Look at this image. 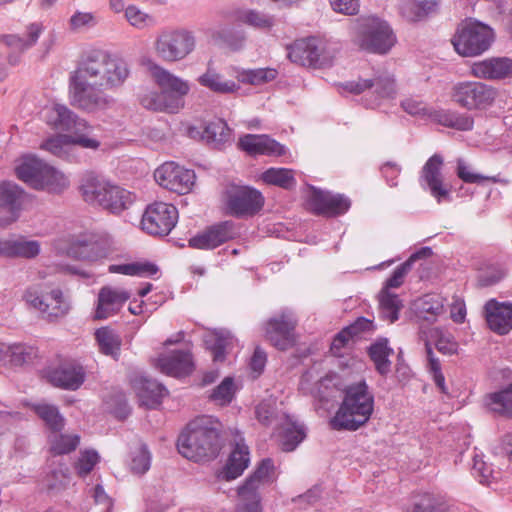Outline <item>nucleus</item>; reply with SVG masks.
Wrapping results in <instances>:
<instances>
[{"label": "nucleus", "instance_id": "obj_1", "mask_svg": "<svg viewBox=\"0 0 512 512\" xmlns=\"http://www.w3.org/2000/svg\"><path fill=\"white\" fill-rule=\"evenodd\" d=\"M129 76L130 66L122 57L102 50L90 51L70 74V102L88 112L107 109L113 99L104 91L122 87Z\"/></svg>", "mask_w": 512, "mask_h": 512}, {"label": "nucleus", "instance_id": "obj_2", "mask_svg": "<svg viewBox=\"0 0 512 512\" xmlns=\"http://www.w3.org/2000/svg\"><path fill=\"white\" fill-rule=\"evenodd\" d=\"M220 430L221 423L212 416L195 418L178 438L179 453L193 461L216 457L220 450Z\"/></svg>", "mask_w": 512, "mask_h": 512}, {"label": "nucleus", "instance_id": "obj_3", "mask_svg": "<svg viewBox=\"0 0 512 512\" xmlns=\"http://www.w3.org/2000/svg\"><path fill=\"white\" fill-rule=\"evenodd\" d=\"M374 410V396L365 381L350 384L330 425L335 430H357L371 417Z\"/></svg>", "mask_w": 512, "mask_h": 512}, {"label": "nucleus", "instance_id": "obj_4", "mask_svg": "<svg viewBox=\"0 0 512 512\" xmlns=\"http://www.w3.org/2000/svg\"><path fill=\"white\" fill-rule=\"evenodd\" d=\"M278 473L270 458L261 460L255 470L237 487L234 512H263L262 491L276 482Z\"/></svg>", "mask_w": 512, "mask_h": 512}, {"label": "nucleus", "instance_id": "obj_5", "mask_svg": "<svg viewBox=\"0 0 512 512\" xmlns=\"http://www.w3.org/2000/svg\"><path fill=\"white\" fill-rule=\"evenodd\" d=\"M350 36L360 49L376 54H386L396 42L388 23L373 16L355 19L350 26Z\"/></svg>", "mask_w": 512, "mask_h": 512}, {"label": "nucleus", "instance_id": "obj_6", "mask_svg": "<svg viewBox=\"0 0 512 512\" xmlns=\"http://www.w3.org/2000/svg\"><path fill=\"white\" fill-rule=\"evenodd\" d=\"M17 177L34 189L59 194L66 190L70 181L62 171L35 157L26 156L15 168Z\"/></svg>", "mask_w": 512, "mask_h": 512}, {"label": "nucleus", "instance_id": "obj_7", "mask_svg": "<svg viewBox=\"0 0 512 512\" xmlns=\"http://www.w3.org/2000/svg\"><path fill=\"white\" fill-rule=\"evenodd\" d=\"M197 45L195 33L184 27H165L153 42L155 55L166 63H176L191 55Z\"/></svg>", "mask_w": 512, "mask_h": 512}, {"label": "nucleus", "instance_id": "obj_8", "mask_svg": "<svg viewBox=\"0 0 512 512\" xmlns=\"http://www.w3.org/2000/svg\"><path fill=\"white\" fill-rule=\"evenodd\" d=\"M25 303L37 310L43 319L50 322L65 317L70 310V303L63 291L47 283H37L29 286L24 294Z\"/></svg>", "mask_w": 512, "mask_h": 512}, {"label": "nucleus", "instance_id": "obj_9", "mask_svg": "<svg viewBox=\"0 0 512 512\" xmlns=\"http://www.w3.org/2000/svg\"><path fill=\"white\" fill-rule=\"evenodd\" d=\"M493 41L491 27L479 21H468L458 29L452 43L459 55L473 57L488 50Z\"/></svg>", "mask_w": 512, "mask_h": 512}, {"label": "nucleus", "instance_id": "obj_10", "mask_svg": "<svg viewBox=\"0 0 512 512\" xmlns=\"http://www.w3.org/2000/svg\"><path fill=\"white\" fill-rule=\"evenodd\" d=\"M497 95L498 92L494 87L476 81L458 82L451 90L452 101L468 110L489 108Z\"/></svg>", "mask_w": 512, "mask_h": 512}, {"label": "nucleus", "instance_id": "obj_11", "mask_svg": "<svg viewBox=\"0 0 512 512\" xmlns=\"http://www.w3.org/2000/svg\"><path fill=\"white\" fill-rule=\"evenodd\" d=\"M444 158L435 153L425 162L419 172V185L429 193L438 204L451 200V185L445 181Z\"/></svg>", "mask_w": 512, "mask_h": 512}, {"label": "nucleus", "instance_id": "obj_12", "mask_svg": "<svg viewBox=\"0 0 512 512\" xmlns=\"http://www.w3.org/2000/svg\"><path fill=\"white\" fill-rule=\"evenodd\" d=\"M340 87L343 92L355 95L369 91L373 96L371 106L379 105L381 100L393 98L396 94L395 80L387 73L373 77H359L342 83Z\"/></svg>", "mask_w": 512, "mask_h": 512}, {"label": "nucleus", "instance_id": "obj_13", "mask_svg": "<svg viewBox=\"0 0 512 512\" xmlns=\"http://www.w3.org/2000/svg\"><path fill=\"white\" fill-rule=\"evenodd\" d=\"M326 47L325 42L315 37L300 39L291 46L288 55L291 61L300 65L322 68L330 65L333 59Z\"/></svg>", "mask_w": 512, "mask_h": 512}, {"label": "nucleus", "instance_id": "obj_14", "mask_svg": "<svg viewBox=\"0 0 512 512\" xmlns=\"http://www.w3.org/2000/svg\"><path fill=\"white\" fill-rule=\"evenodd\" d=\"M178 221V211L172 204L154 202L145 209L141 225L148 234L166 236L175 227Z\"/></svg>", "mask_w": 512, "mask_h": 512}, {"label": "nucleus", "instance_id": "obj_15", "mask_svg": "<svg viewBox=\"0 0 512 512\" xmlns=\"http://www.w3.org/2000/svg\"><path fill=\"white\" fill-rule=\"evenodd\" d=\"M148 70L161 91L169 100L177 103V110L180 111L185 105L184 97L190 92V83L154 62L149 63Z\"/></svg>", "mask_w": 512, "mask_h": 512}, {"label": "nucleus", "instance_id": "obj_16", "mask_svg": "<svg viewBox=\"0 0 512 512\" xmlns=\"http://www.w3.org/2000/svg\"><path fill=\"white\" fill-rule=\"evenodd\" d=\"M155 181L163 188L178 194L191 191L195 183V173L175 162H165L154 172Z\"/></svg>", "mask_w": 512, "mask_h": 512}, {"label": "nucleus", "instance_id": "obj_17", "mask_svg": "<svg viewBox=\"0 0 512 512\" xmlns=\"http://www.w3.org/2000/svg\"><path fill=\"white\" fill-rule=\"evenodd\" d=\"M263 204L264 197L254 188L237 186L227 192L226 208L232 216H252L262 209Z\"/></svg>", "mask_w": 512, "mask_h": 512}, {"label": "nucleus", "instance_id": "obj_18", "mask_svg": "<svg viewBox=\"0 0 512 512\" xmlns=\"http://www.w3.org/2000/svg\"><path fill=\"white\" fill-rule=\"evenodd\" d=\"M297 319L289 309L268 320L265 326V335L269 342L279 350H287L295 343L294 330Z\"/></svg>", "mask_w": 512, "mask_h": 512}, {"label": "nucleus", "instance_id": "obj_19", "mask_svg": "<svg viewBox=\"0 0 512 512\" xmlns=\"http://www.w3.org/2000/svg\"><path fill=\"white\" fill-rule=\"evenodd\" d=\"M65 253L73 258L96 262L108 257L109 249L104 240L93 233H82L71 239Z\"/></svg>", "mask_w": 512, "mask_h": 512}, {"label": "nucleus", "instance_id": "obj_20", "mask_svg": "<svg viewBox=\"0 0 512 512\" xmlns=\"http://www.w3.org/2000/svg\"><path fill=\"white\" fill-rule=\"evenodd\" d=\"M308 203L317 214L337 216L346 213L351 202L343 194H334L312 187L308 196Z\"/></svg>", "mask_w": 512, "mask_h": 512}, {"label": "nucleus", "instance_id": "obj_21", "mask_svg": "<svg viewBox=\"0 0 512 512\" xmlns=\"http://www.w3.org/2000/svg\"><path fill=\"white\" fill-rule=\"evenodd\" d=\"M46 378L53 386L65 390H77L85 380L83 367L75 361H65L46 371Z\"/></svg>", "mask_w": 512, "mask_h": 512}, {"label": "nucleus", "instance_id": "obj_22", "mask_svg": "<svg viewBox=\"0 0 512 512\" xmlns=\"http://www.w3.org/2000/svg\"><path fill=\"white\" fill-rule=\"evenodd\" d=\"M42 119L52 128L72 132L74 129L86 127V121L80 119L65 105L52 104L41 111Z\"/></svg>", "mask_w": 512, "mask_h": 512}, {"label": "nucleus", "instance_id": "obj_23", "mask_svg": "<svg viewBox=\"0 0 512 512\" xmlns=\"http://www.w3.org/2000/svg\"><path fill=\"white\" fill-rule=\"evenodd\" d=\"M130 298V293L122 288L104 286L98 293L95 319H107L120 311Z\"/></svg>", "mask_w": 512, "mask_h": 512}, {"label": "nucleus", "instance_id": "obj_24", "mask_svg": "<svg viewBox=\"0 0 512 512\" xmlns=\"http://www.w3.org/2000/svg\"><path fill=\"white\" fill-rule=\"evenodd\" d=\"M470 73L475 78L501 80L512 77V59L507 57L489 58L472 63Z\"/></svg>", "mask_w": 512, "mask_h": 512}, {"label": "nucleus", "instance_id": "obj_25", "mask_svg": "<svg viewBox=\"0 0 512 512\" xmlns=\"http://www.w3.org/2000/svg\"><path fill=\"white\" fill-rule=\"evenodd\" d=\"M156 366L162 373L173 377L187 376L194 369L192 355L188 350L162 354L157 358Z\"/></svg>", "mask_w": 512, "mask_h": 512}, {"label": "nucleus", "instance_id": "obj_26", "mask_svg": "<svg viewBox=\"0 0 512 512\" xmlns=\"http://www.w3.org/2000/svg\"><path fill=\"white\" fill-rule=\"evenodd\" d=\"M41 252V244L24 236H11L0 239V256L6 258L34 259Z\"/></svg>", "mask_w": 512, "mask_h": 512}, {"label": "nucleus", "instance_id": "obj_27", "mask_svg": "<svg viewBox=\"0 0 512 512\" xmlns=\"http://www.w3.org/2000/svg\"><path fill=\"white\" fill-rule=\"evenodd\" d=\"M234 234L233 222L224 221L192 237L189 246L195 249H213L233 238Z\"/></svg>", "mask_w": 512, "mask_h": 512}, {"label": "nucleus", "instance_id": "obj_28", "mask_svg": "<svg viewBox=\"0 0 512 512\" xmlns=\"http://www.w3.org/2000/svg\"><path fill=\"white\" fill-rule=\"evenodd\" d=\"M238 145L253 156H280L285 153V147L267 135L246 134L239 139Z\"/></svg>", "mask_w": 512, "mask_h": 512}, {"label": "nucleus", "instance_id": "obj_29", "mask_svg": "<svg viewBox=\"0 0 512 512\" xmlns=\"http://www.w3.org/2000/svg\"><path fill=\"white\" fill-rule=\"evenodd\" d=\"M489 328L498 334H507L512 329V303L492 299L485 305Z\"/></svg>", "mask_w": 512, "mask_h": 512}, {"label": "nucleus", "instance_id": "obj_30", "mask_svg": "<svg viewBox=\"0 0 512 512\" xmlns=\"http://www.w3.org/2000/svg\"><path fill=\"white\" fill-rule=\"evenodd\" d=\"M250 464V452L243 439L235 442V445L228 457V460L219 476L226 480H234L241 476Z\"/></svg>", "mask_w": 512, "mask_h": 512}, {"label": "nucleus", "instance_id": "obj_31", "mask_svg": "<svg viewBox=\"0 0 512 512\" xmlns=\"http://www.w3.org/2000/svg\"><path fill=\"white\" fill-rule=\"evenodd\" d=\"M132 385L140 403L148 408L158 405L167 393L166 388L162 384L145 376L136 377L132 381Z\"/></svg>", "mask_w": 512, "mask_h": 512}, {"label": "nucleus", "instance_id": "obj_32", "mask_svg": "<svg viewBox=\"0 0 512 512\" xmlns=\"http://www.w3.org/2000/svg\"><path fill=\"white\" fill-rule=\"evenodd\" d=\"M111 186L103 177L87 173L82 178L80 191L86 202L102 206Z\"/></svg>", "mask_w": 512, "mask_h": 512}, {"label": "nucleus", "instance_id": "obj_33", "mask_svg": "<svg viewBox=\"0 0 512 512\" xmlns=\"http://www.w3.org/2000/svg\"><path fill=\"white\" fill-rule=\"evenodd\" d=\"M197 81L201 86L217 94H233L240 89L235 81L228 80L220 74L211 61L207 64L206 71L198 77Z\"/></svg>", "mask_w": 512, "mask_h": 512}, {"label": "nucleus", "instance_id": "obj_34", "mask_svg": "<svg viewBox=\"0 0 512 512\" xmlns=\"http://www.w3.org/2000/svg\"><path fill=\"white\" fill-rule=\"evenodd\" d=\"M22 193V190L14 183H0V207L8 209L10 212L7 219L0 220L1 226L5 227L18 219Z\"/></svg>", "mask_w": 512, "mask_h": 512}, {"label": "nucleus", "instance_id": "obj_35", "mask_svg": "<svg viewBox=\"0 0 512 512\" xmlns=\"http://www.w3.org/2000/svg\"><path fill=\"white\" fill-rule=\"evenodd\" d=\"M281 426L280 444L283 451H293L305 438V431L302 425L297 424L292 418L283 414Z\"/></svg>", "mask_w": 512, "mask_h": 512}, {"label": "nucleus", "instance_id": "obj_36", "mask_svg": "<svg viewBox=\"0 0 512 512\" xmlns=\"http://www.w3.org/2000/svg\"><path fill=\"white\" fill-rule=\"evenodd\" d=\"M141 106L155 112L177 113V103L169 100L165 93L153 89H146L139 94Z\"/></svg>", "mask_w": 512, "mask_h": 512}, {"label": "nucleus", "instance_id": "obj_37", "mask_svg": "<svg viewBox=\"0 0 512 512\" xmlns=\"http://www.w3.org/2000/svg\"><path fill=\"white\" fill-rule=\"evenodd\" d=\"M202 138L212 147L221 149L225 144L231 143L232 131L225 121L216 119L205 125Z\"/></svg>", "mask_w": 512, "mask_h": 512}, {"label": "nucleus", "instance_id": "obj_38", "mask_svg": "<svg viewBox=\"0 0 512 512\" xmlns=\"http://www.w3.org/2000/svg\"><path fill=\"white\" fill-rule=\"evenodd\" d=\"M487 408L504 417L512 418V384L485 397Z\"/></svg>", "mask_w": 512, "mask_h": 512}, {"label": "nucleus", "instance_id": "obj_39", "mask_svg": "<svg viewBox=\"0 0 512 512\" xmlns=\"http://www.w3.org/2000/svg\"><path fill=\"white\" fill-rule=\"evenodd\" d=\"M42 32L43 25L35 22L27 26L23 37L19 35H6L4 36V41L8 47L22 52L34 46Z\"/></svg>", "mask_w": 512, "mask_h": 512}, {"label": "nucleus", "instance_id": "obj_40", "mask_svg": "<svg viewBox=\"0 0 512 512\" xmlns=\"http://www.w3.org/2000/svg\"><path fill=\"white\" fill-rule=\"evenodd\" d=\"M394 351L388 345L387 339H380L369 347V356L373 361L379 374L386 376L391 370V361L389 357Z\"/></svg>", "mask_w": 512, "mask_h": 512}, {"label": "nucleus", "instance_id": "obj_41", "mask_svg": "<svg viewBox=\"0 0 512 512\" xmlns=\"http://www.w3.org/2000/svg\"><path fill=\"white\" fill-rule=\"evenodd\" d=\"M432 255V250L429 247H422L413 253L404 263L398 266L392 276L387 279L386 285L383 289L389 290L390 288H398L403 282L407 273L412 269L415 261L422 258H427Z\"/></svg>", "mask_w": 512, "mask_h": 512}, {"label": "nucleus", "instance_id": "obj_42", "mask_svg": "<svg viewBox=\"0 0 512 512\" xmlns=\"http://www.w3.org/2000/svg\"><path fill=\"white\" fill-rule=\"evenodd\" d=\"M133 201L134 196L131 192L119 186L112 185L101 207L111 213L118 214L127 209Z\"/></svg>", "mask_w": 512, "mask_h": 512}, {"label": "nucleus", "instance_id": "obj_43", "mask_svg": "<svg viewBox=\"0 0 512 512\" xmlns=\"http://www.w3.org/2000/svg\"><path fill=\"white\" fill-rule=\"evenodd\" d=\"M278 71L274 68L238 69L236 78L238 82L253 86L264 85L275 80Z\"/></svg>", "mask_w": 512, "mask_h": 512}, {"label": "nucleus", "instance_id": "obj_44", "mask_svg": "<svg viewBox=\"0 0 512 512\" xmlns=\"http://www.w3.org/2000/svg\"><path fill=\"white\" fill-rule=\"evenodd\" d=\"M438 2L439 0H407L401 6L402 16L410 22L420 21L434 11Z\"/></svg>", "mask_w": 512, "mask_h": 512}, {"label": "nucleus", "instance_id": "obj_45", "mask_svg": "<svg viewBox=\"0 0 512 512\" xmlns=\"http://www.w3.org/2000/svg\"><path fill=\"white\" fill-rule=\"evenodd\" d=\"M415 308L420 317L425 320H434L444 313V300L440 295L427 294L418 299Z\"/></svg>", "mask_w": 512, "mask_h": 512}, {"label": "nucleus", "instance_id": "obj_46", "mask_svg": "<svg viewBox=\"0 0 512 512\" xmlns=\"http://www.w3.org/2000/svg\"><path fill=\"white\" fill-rule=\"evenodd\" d=\"M60 431H53L49 435L50 450L55 455L69 454L78 447L80 436L74 433H61Z\"/></svg>", "mask_w": 512, "mask_h": 512}, {"label": "nucleus", "instance_id": "obj_47", "mask_svg": "<svg viewBox=\"0 0 512 512\" xmlns=\"http://www.w3.org/2000/svg\"><path fill=\"white\" fill-rule=\"evenodd\" d=\"M402 306V302L397 294L391 293L387 289L381 290L379 294V310L383 319L389 323L395 322L399 317V311Z\"/></svg>", "mask_w": 512, "mask_h": 512}, {"label": "nucleus", "instance_id": "obj_48", "mask_svg": "<svg viewBox=\"0 0 512 512\" xmlns=\"http://www.w3.org/2000/svg\"><path fill=\"white\" fill-rule=\"evenodd\" d=\"M35 413L45 422V424L51 429V432L56 430H62L64 427V418L59 413L56 406L45 402H40L32 406Z\"/></svg>", "mask_w": 512, "mask_h": 512}, {"label": "nucleus", "instance_id": "obj_49", "mask_svg": "<svg viewBox=\"0 0 512 512\" xmlns=\"http://www.w3.org/2000/svg\"><path fill=\"white\" fill-rule=\"evenodd\" d=\"M124 17L130 26L138 30L150 29L157 23L153 15L145 12L135 4H130L126 7Z\"/></svg>", "mask_w": 512, "mask_h": 512}, {"label": "nucleus", "instance_id": "obj_50", "mask_svg": "<svg viewBox=\"0 0 512 512\" xmlns=\"http://www.w3.org/2000/svg\"><path fill=\"white\" fill-rule=\"evenodd\" d=\"M100 351L112 357H117L120 351L121 340L119 336L108 327H102L95 332Z\"/></svg>", "mask_w": 512, "mask_h": 512}, {"label": "nucleus", "instance_id": "obj_51", "mask_svg": "<svg viewBox=\"0 0 512 512\" xmlns=\"http://www.w3.org/2000/svg\"><path fill=\"white\" fill-rule=\"evenodd\" d=\"M110 273H119L129 276H151L157 273L158 268L151 263H128L120 265H110L108 268Z\"/></svg>", "mask_w": 512, "mask_h": 512}, {"label": "nucleus", "instance_id": "obj_52", "mask_svg": "<svg viewBox=\"0 0 512 512\" xmlns=\"http://www.w3.org/2000/svg\"><path fill=\"white\" fill-rule=\"evenodd\" d=\"M261 179L271 185L289 189L295 185L293 171L286 168H269L262 173Z\"/></svg>", "mask_w": 512, "mask_h": 512}, {"label": "nucleus", "instance_id": "obj_53", "mask_svg": "<svg viewBox=\"0 0 512 512\" xmlns=\"http://www.w3.org/2000/svg\"><path fill=\"white\" fill-rule=\"evenodd\" d=\"M358 325H363V328L366 329L370 325V321L363 319L362 321L356 323L355 325H352L340 331L334 337L331 343L330 349L333 355L338 357L343 355L342 349L350 345L353 335L356 334L358 331Z\"/></svg>", "mask_w": 512, "mask_h": 512}, {"label": "nucleus", "instance_id": "obj_54", "mask_svg": "<svg viewBox=\"0 0 512 512\" xmlns=\"http://www.w3.org/2000/svg\"><path fill=\"white\" fill-rule=\"evenodd\" d=\"M429 337L439 352L448 355L457 352L458 343L450 332L440 328H432L429 330Z\"/></svg>", "mask_w": 512, "mask_h": 512}, {"label": "nucleus", "instance_id": "obj_55", "mask_svg": "<svg viewBox=\"0 0 512 512\" xmlns=\"http://www.w3.org/2000/svg\"><path fill=\"white\" fill-rule=\"evenodd\" d=\"M8 359L14 366H22L30 363L37 357V349L24 343L9 344Z\"/></svg>", "mask_w": 512, "mask_h": 512}, {"label": "nucleus", "instance_id": "obj_56", "mask_svg": "<svg viewBox=\"0 0 512 512\" xmlns=\"http://www.w3.org/2000/svg\"><path fill=\"white\" fill-rule=\"evenodd\" d=\"M72 135H68L70 147L80 146L84 149L97 150L101 142L92 134L91 127L86 123V127L74 129Z\"/></svg>", "mask_w": 512, "mask_h": 512}, {"label": "nucleus", "instance_id": "obj_57", "mask_svg": "<svg viewBox=\"0 0 512 512\" xmlns=\"http://www.w3.org/2000/svg\"><path fill=\"white\" fill-rule=\"evenodd\" d=\"M40 148L59 158H67L71 149L68 135L50 137L41 143Z\"/></svg>", "mask_w": 512, "mask_h": 512}, {"label": "nucleus", "instance_id": "obj_58", "mask_svg": "<svg viewBox=\"0 0 512 512\" xmlns=\"http://www.w3.org/2000/svg\"><path fill=\"white\" fill-rule=\"evenodd\" d=\"M212 342L210 349L212 351L213 360L216 362H222L225 359V354L229 346L233 342V337L228 331H218L212 336Z\"/></svg>", "mask_w": 512, "mask_h": 512}, {"label": "nucleus", "instance_id": "obj_59", "mask_svg": "<svg viewBox=\"0 0 512 512\" xmlns=\"http://www.w3.org/2000/svg\"><path fill=\"white\" fill-rule=\"evenodd\" d=\"M236 386L232 377H226L223 381L213 390L210 398L217 405L224 406L229 404L235 395Z\"/></svg>", "mask_w": 512, "mask_h": 512}, {"label": "nucleus", "instance_id": "obj_60", "mask_svg": "<svg viewBox=\"0 0 512 512\" xmlns=\"http://www.w3.org/2000/svg\"><path fill=\"white\" fill-rule=\"evenodd\" d=\"M439 122L447 127L460 131H468L473 128L474 120L467 114L443 112L439 116Z\"/></svg>", "mask_w": 512, "mask_h": 512}, {"label": "nucleus", "instance_id": "obj_61", "mask_svg": "<svg viewBox=\"0 0 512 512\" xmlns=\"http://www.w3.org/2000/svg\"><path fill=\"white\" fill-rule=\"evenodd\" d=\"M151 465V454L145 444L140 443L132 451V459L130 463L131 471L135 474L146 473Z\"/></svg>", "mask_w": 512, "mask_h": 512}, {"label": "nucleus", "instance_id": "obj_62", "mask_svg": "<svg viewBox=\"0 0 512 512\" xmlns=\"http://www.w3.org/2000/svg\"><path fill=\"white\" fill-rule=\"evenodd\" d=\"M472 473L481 484L486 485H490L499 475L479 455L473 457Z\"/></svg>", "mask_w": 512, "mask_h": 512}, {"label": "nucleus", "instance_id": "obj_63", "mask_svg": "<svg viewBox=\"0 0 512 512\" xmlns=\"http://www.w3.org/2000/svg\"><path fill=\"white\" fill-rule=\"evenodd\" d=\"M70 483V476L68 468L60 466L51 470L45 478V485L47 489L52 491H59L68 486Z\"/></svg>", "mask_w": 512, "mask_h": 512}, {"label": "nucleus", "instance_id": "obj_64", "mask_svg": "<svg viewBox=\"0 0 512 512\" xmlns=\"http://www.w3.org/2000/svg\"><path fill=\"white\" fill-rule=\"evenodd\" d=\"M415 512H451L448 506L439 498L425 494L415 505Z\"/></svg>", "mask_w": 512, "mask_h": 512}]
</instances>
